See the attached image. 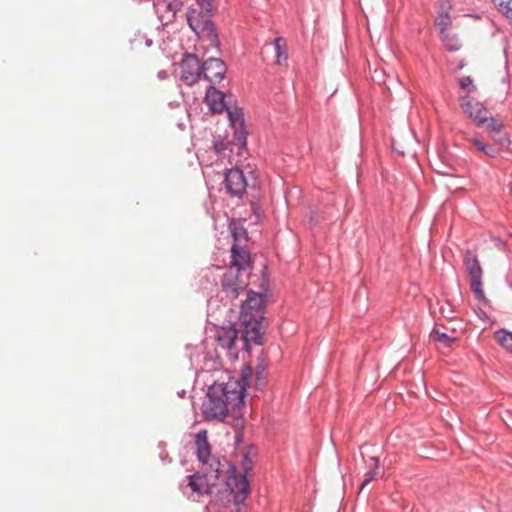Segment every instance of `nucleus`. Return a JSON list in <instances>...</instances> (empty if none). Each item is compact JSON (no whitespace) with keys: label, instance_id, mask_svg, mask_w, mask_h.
<instances>
[{"label":"nucleus","instance_id":"nucleus-18","mask_svg":"<svg viewBox=\"0 0 512 512\" xmlns=\"http://www.w3.org/2000/svg\"><path fill=\"white\" fill-rule=\"evenodd\" d=\"M188 484L187 486L191 488V490L199 496L208 495V485L205 480L204 474L202 472H197L191 476H188Z\"/></svg>","mask_w":512,"mask_h":512},{"label":"nucleus","instance_id":"nucleus-30","mask_svg":"<svg viewBox=\"0 0 512 512\" xmlns=\"http://www.w3.org/2000/svg\"><path fill=\"white\" fill-rule=\"evenodd\" d=\"M484 154H486L489 157H496L498 155V150L490 144L484 143L482 151Z\"/></svg>","mask_w":512,"mask_h":512},{"label":"nucleus","instance_id":"nucleus-32","mask_svg":"<svg viewBox=\"0 0 512 512\" xmlns=\"http://www.w3.org/2000/svg\"><path fill=\"white\" fill-rule=\"evenodd\" d=\"M471 143L479 150L482 151L484 142L477 137L470 139Z\"/></svg>","mask_w":512,"mask_h":512},{"label":"nucleus","instance_id":"nucleus-31","mask_svg":"<svg viewBox=\"0 0 512 512\" xmlns=\"http://www.w3.org/2000/svg\"><path fill=\"white\" fill-rule=\"evenodd\" d=\"M498 134V137H496L495 135L493 136L494 140L501 146H507L510 143L508 136L506 134Z\"/></svg>","mask_w":512,"mask_h":512},{"label":"nucleus","instance_id":"nucleus-33","mask_svg":"<svg viewBox=\"0 0 512 512\" xmlns=\"http://www.w3.org/2000/svg\"><path fill=\"white\" fill-rule=\"evenodd\" d=\"M464 67V64L463 63H460L459 64V69H462Z\"/></svg>","mask_w":512,"mask_h":512},{"label":"nucleus","instance_id":"nucleus-20","mask_svg":"<svg viewBox=\"0 0 512 512\" xmlns=\"http://www.w3.org/2000/svg\"><path fill=\"white\" fill-rule=\"evenodd\" d=\"M274 50L276 63L280 66L286 65L288 60L287 43L283 37H277L274 40Z\"/></svg>","mask_w":512,"mask_h":512},{"label":"nucleus","instance_id":"nucleus-21","mask_svg":"<svg viewBox=\"0 0 512 512\" xmlns=\"http://www.w3.org/2000/svg\"><path fill=\"white\" fill-rule=\"evenodd\" d=\"M430 338L444 347H450L458 339L456 336L448 335L445 332H441L439 329H433L430 333Z\"/></svg>","mask_w":512,"mask_h":512},{"label":"nucleus","instance_id":"nucleus-23","mask_svg":"<svg viewBox=\"0 0 512 512\" xmlns=\"http://www.w3.org/2000/svg\"><path fill=\"white\" fill-rule=\"evenodd\" d=\"M224 110L227 111V114H228V117H229V120L232 124V126L236 127V126H239V127H242L243 126V123H244V118H243V114H242V111L235 108V109H231L228 105H227V108H224Z\"/></svg>","mask_w":512,"mask_h":512},{"label":"nucleus","instance_id":"nucleus-10","mask_svg":"<svg viewBox=\"0 0 512 512\" xmlns=\"http://www.w3.org/2000/svg\"><path fill=\"white\" fill-rule=\"evenodd\" d=\"M204 78L212 84L221 82L226 73V66L219 58H209L202 64Z\"/></svg>","mask_w":512,"mask_h":512},{"label":"nucleus","instance_id":"nucleus-12","mask_svg":"<svg viewBox=\"0 0 512 512\" xmlns=\"http://www.w3.org/2000/svg\"><path fill=\"white\" fill-rule=\"evenodd\" d=\"M195 445L198 460L203 465L209 464L211 458H215L211 455V446L208 442L206 430H201L195 435Z\"/></svg>","mask_w":512,"mask_h":512},{"label":"nucleus","instance_id":"nucleus-3","mask_svg":"<svg viewBox=\"0 0 512 512\" xmlns=\"http://www.w3.org/2000/svg\"><path fill=\"white\" fill-rule=\"evenodd\" d=\"M187 21L197 35L207 38L211 43L216 41L217 35L208 14L192 8L187 12Z\"/></svg>","mask_w":512,"mask_h":512},{"label":"nucleus","instance_id":"nucleus-5","mask_svg":"<svg viewBox=\"0 0 512 512\" xmlns=\"http://www.w3.org/2000/svg\"><path fill=\"white\" fill-rule=\"evenodd\" d=\"M263 315L252 313H241V320L244 325V342L247 347L249 343L262 344V320Z\"/></svg>","mask_w":512,"mask_h":512},{"label":"nucleus","instance_id":"nucleus-8","mask_svg":"<svg viewBox=\"0 0 512 512\" xmlns=\"http://www.w3.org/2000/svg\"><path fill=\"white\" fill-rule=\"evenodd\" d=\"M226 486L230 493L233 494L234 501L237 504L243 503L250 492L249 481L246 475H230Z\"/></svg>","mask_w":512,"mask_h":512},{"label":"nucleus","instance_id":"nucleus-13","mask_svg":"<svg viewBox=\"0 0 512 512\" xmlns=\"http://www.w3.org/2000/svg\"><path fill=\"white\" fill-rule=\"evenodd\" d=\"M229 229L234 240L231 247V255H234V250H236L238 254L241 251L245 254H250L245 249V244L247 243V231L243 227L239 226L235 221H231Z\"/></svg>","mask_w":512,"mask_h":512},{"label":"nucleus","instance_id":"nucleus-34","mask_svg":"<svg viewBox=\"0 0 512 512\" xmlns=\"http://www.w3.org/2000/svg\"><path fill=\"white\" fill-rule=\"evenodd\" d=\"M151 44V41L150 40H146V45H150Z\"/></svg>","mask_w":512,"mask_h":512},{"label":"nucleus","instance_id":"nucleus-14","mask_svg":"<svg viewBox=\"0 0 512 512\" xmlns=\"http://www.w3.org/2000/svg\"><path fill=\"white\" fill-rule=\"evenodd\" d=\"M238 337V331L233 326L220 327L216 330V341L227 350H232Z\"/></svg>","mask_w":512,"mask_h":512},{"label":"nucleus","instance_id":"nucleus-19","mask_svg":"<svg viewBox=\"0 0 512 512\" xmlns=\"http://www.w3.org/2000/svg\"><path fill=\"white\" fill-rule=\"evenodd\" d=\"M509 328L500 329L494 333V338L508 352L512 353V312L509 317Z\"/></svg>","mask_w":512,"mask_h":512},{"label":"nucleus","instance_id":"nucleus-25","mask_svg":"<svg viewBox=\"0 0 512 512\" xmlns=\"http://www.w3.org/2000/svg\"><path fill=\"white\" fill-rule=\"evenodd\" d=\"M460 87L467 93L474 92L476 87L473 85V80L470 77H463L459 80Z\"/></svg>","mask_w":512,"mask_h":512},{"label":"nucleus","instance_id":"nucleus-2","mask_svg":"<svg viewBox=\"0 0 512 512\" xmlns=\"http://www.w3.org/2000/svg\"><path fill=\"white\" fill-rule=\"evenodd\" d=\"M250 254L240 252L239 254L234 250V255H231L230 266L222 279V290L227 297L235 299L239 293L243 291L248 283L242 277V271L250 267Z\"/></svg>","mask_w":512,"mask_h":512},{"label":"nucleus","instance_id":"nucleus-22","mask_svg":"<svg viewBox=\"0 0 512 512\" xmlns=\"http://www.w3.org/2000/svg\"><path fill=\"white\" fill-rule=\"evenodd\" d=\"M370 461L372 462V464L370 465V470L365 474V478L361 484L360 491H362L364 487L368 485L372 480H374L375 477L377 476L379 468L378 459L375 457H371Z\"/></svg>","mask_w":512,"mask_h":512},{"label":"nucleus","instance_id":"nucleus-24","mask_svg":"<svg viewBox=\"0 0 512 512\" xmlns=\"http://www.w3.org/2000/svg\"><path fill=\"white\" fill-rule=\"evenodd\" d=\"M490 131V133L498 134L502 129V123L498 120L489 117V114L486 115L485 123L483 124Z\"/></svg>","mask_w":512,"mask_h":512},{"label":"nucleus","instance_id":"nucleus-9","mask_svg":"<svg viewBox=\"0 0 512 512\" xmlns=\"http://www.w3.org/2000/svg\"><path fill=\"white\" fill-rule=\"evenodd\" d=\"M225 187L232 196H242L247 187V180L243 171L238 168L227 170L225 174Z\"/></svg>","mask_w":512,"mask_h":512},{"label":"nucleus","instance_id":"nucleus-17","mask_svg":"<svg viewBox=\"0 0 512 512\" xmlns=\"http://www.w3.org/2000/svg\"><path fill=\"white\" fill-rule=\"evenodd\" d=\"M264 305V299L261 294L250 291L247 294L245 303L242 305V313H252L253 315H262L261 309Z\"/></svg>","mask_w":512,"mask_h":512},{"label":"nucleus","instance_id":"nucleus-15","mask_svg":"<svg viewBox=\"0 0 512 512\" xmlns=\"http://www.w3.org/2000/svg\"><path fill=\"white\" fill-rule=\"evenodd\" d=\"M205 102L214 113H221L224 111V108H227L224 94L213 86L207 90Z\"/></svg>","mask_w":512,"mask_h":512},{"label":"nucleus","instance_id":"nucleus-4","mask_svg":"<svg viewBox=\"0 0 512 512\" xmlns=\"http://www.w3.org/2000/svg\"><path fill=\"white\" fill-rule=\"evenodd\" d=\"M464 263L470 277V286L477 299L483 300L485 293L482 288L483 270L477 257L470 251H467L464 258Z\"/></svg>","mask_w":512,"mask_h":512},{"label":"nucleus","instance_id":"nucleus-11","mask_svg":"<svg viewBox=\"0 0 512 512\" xmlns=\"http://www.w3.org/2000/svg\"><path fill=\"white\" fill-rule=\"evenodd\" d=\"M460 103L464 113L472 118L477 125H483L485 123L486 115L489 114V112L480 102L468 97H462Z\"/></svg>","mask_w":512,"mask_h":512},{"label":"nucleus","instance_id":"nucleus-29","mask_svg":"<svg viewBox=\"0 0 512 512\" xmlns=\"http://www.w3.org/2000/svg\"><path fill=\"white\" fill-rule=\"evenodd\" d=\"M499 10L507 18L512 19V0L507 1L503 6L499 7Z\"/></svg>","mask_w":512,"mask_h":512},{"label":"nucleus","instance_id":"nucleus-1","mask_svg":"<svg viewBox=\"0 0 512 512\" xmlns=\"http://www.w3.org/2000/svg\"><path fill=\"white\" fill-rule=\"evenodd\" d=\"M253 371L249 365L242 369L240 377H230L227 382H214L208 389L202 412L208 420L223 421L244 402L246 390L252 387Z\"/></svg>","mask_w":512,"mask_h":512},{"label":"nucleus","instance_id":"nucleus-6","mask_svg":"<svg viewBox=\"0 0 512 512\" xmlns=\"http://www.w3.org/2000/svg\"><path fill=\"white\" fill-rule=\"evenodd\" d=\"M202 74V65L199 59L192 54L186 55L181 62V79L187 85H193Z\"/></svg>","mask_w":512,"mask_h":512},{"label":"nucleus","instance_id":"nucleus-27","mask_svg":"<svg viewBox=\"0 0 512 512\" xmlns=\"http://www.w3.org/2000/svg\"><path fill=\"white\" fill-rule=\"evenodd\" d=\"M264 370H265V365L263 363H259L257 365V371H256V376H255V381H254L256 389L260 388V386L262 385Z\"/></svg>","mask_w":512,"mask_h":512},{"label":"nucleus","instance_id":"nucleus-7","mask_svg":"<svg viewBox=\"0 0 512 512\" xmlns=\"http://www.w3.org/2000/svg\"><path fill=\"white\" fill-rule=\"evenodd\" d=\"M451 10L452 4L449 0L439 1L435 25L440 31L441 40H448L449 38V31L452 27Z\"/></svg>","mask_w":512,"mask_h":512},{"label":"nucleus","instance_id":"nucleus-16","mask_svg":"<svg viewBox=\"0 0 512 512\" xmlns=\"http://www.w3.org/2000/svg\"><path fill=\"white\" fill-rule=\"evenodd\" d=\"M220 461L218 458H211L209 464L205 465L206 469L202 472L205 476V480L207 481L208 490L211 494L213 489L218 485V480L220 477Z\"/></svg>","mask_w":512,"mask_h":512},{"label":"nucleus","instance_id":"nucleus-26","mask_svg":"<svg viewBox=\"0 0 512 512\" xmlns=\"http://www.w3.org/2000/svg\"><path fill=\"white\" fill-rule=\"evenodd\" d=\"M442 41L445 43L446 47L451 51H456L460 48V43L453 35H451L450 32H449L448 40H442Z\"/></svg>","mask_w":512,"mask_h":512},{"label":"nucleus","instance_id":"nucleus-28","mask_svg":"<svg viewBox=\"0 0 512 512\" xmlns=\"http://www.w3.org/2000/svg\"><path fill=\"white\" fill-rule=\"evenodd\" d=\"M198 4L200 6V11H202L203 14H208L213 9V2L212 0H197Z\"/></svg>","mask_w":512,"mask_h":512}]
</instances>
